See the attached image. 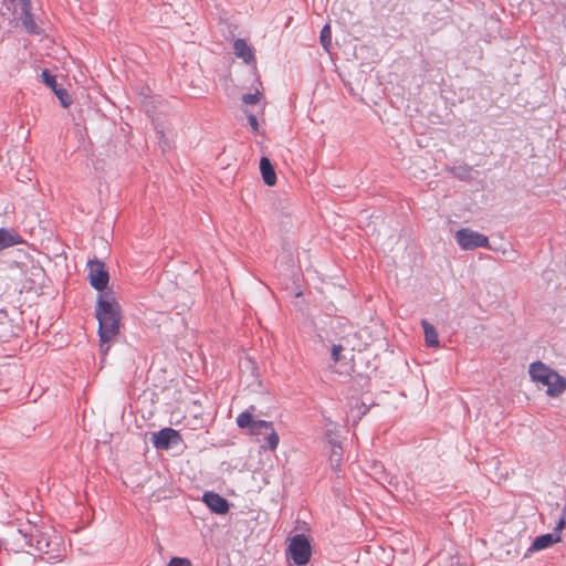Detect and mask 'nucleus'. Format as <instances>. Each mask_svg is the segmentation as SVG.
Returning a JSON list of instances; mask_svg holds the SVG:
<instances>
[{
    "mask_svg": "<svg viewBox=\"0 0 566 566\" xmlns=\"http://www.w3.org/2000/svg\"><path fill=\"white\" fill-rule=\"evenodd\" d=\"M319 40L323 48L328 51L332 42V30L328 24H325L321 30Z\"/></svg>",
    "mask_w": 566,
    "mask_h": 566,
    "instance_id": "6ab92c4d",
    "label": "nucleus"
},
{
    "mask_svg": "<svg viewBox=\"0 0 566 566\" xmlns=\"http://www.w3.org/2000/svg\"><path fill=\"white\" fill-rule=\"evenodd\" d=\"M99 342H101V345H99V347H101V352H102V354H103V355H106V354H107V352L109 350V345H108V343H109L111 340H105V342L99 340Z\"/></svg>",
    "mask_w": 566,
    "mask_h": 566,
    "instance_id": "393cba45",
    "label": "nucleus"
},
{
    "mask_svg": "<svg viewBox=\"0 0 566 566\" xmlns=\"http://www.w3.org/2000/svg\"><path fill=\"white\" fill-rule=\"evenodd\" d=\"M19 533L24 537L25 544L30 548H34L39 553L42 559L49 563L60 562L63 557V548L57 536L53 538L38 528H33L30 533Z\"/></svg>",
    "mask_w": 566,
    "mask_h": 566,
    "instance_id": "f03ea898",
    "label": "nucleus"
},
{
    "mask_svg": "<svg viewBox=\"0 0 566 566\" xmlns=\"http://www.w3.org/2000/svg\"><path fill=\"white\" fill-rule=\"evenodd\" d=\"M248 122H249L252 130L254 133H258L259 132V123H258V119H256L255 115L248 114Z\"/></svg>",
    "mask_w": 566,
    "mask_h": 566,
    "instance_id": "b1692460",
    "label": "nucleus"
},
{
    "mask_svg": "<svg viewBox=\"0 0 566 566\" xmlns=\"http://www.w3.org/2000/svg\"><path fill=\"white\" fill-rule=\"evenodd\" d=\"M234 54L242 59L244 63H250L254 60L252 48L244 39H237L233 43Z\"/></svg>",
    "mask_w": 566,
    "mask_h": 566,
    "instance_id": "4468645a",
    "label": "nucleus"
},
{
    "mask_svg": "<svg viewBox=\"0 0 566 566\" xmlns=\"http://www.w3.org/2000/svg\"><path fill=\"white\" fill-rule=\"evenodd\" d=\"M41 77L43 83L54 92L61 105L63 107H69L72 103V99L67 91L57 84L56 76L51 74L49 70H43L41 73Z\"/></svg>",
    "mask_w": 566,
    "mask_h": 566,
    "instance_id": "9d476101",
    "label": "nucleus"
},
{
    "mask_svg": "<svg viewBox=\"0 0 566 566\" xmlns=\"http://www.w3.org/2000/svg\"><path fill=\"white\" fill-rule=\"evenodd\" d=\"M565 517H566V510L564 509L562 516L559 517V520L557 521L556 525L553 528L554 530L553 534L559 535V533L564 530L565 524H566Z\"/></svg>",
    "mask_w": 566,
    "mask_h": 566,
    "instance_id": "4be33fe9",
    "label": "nucleus"
},
{
    "mask_svg": "<svg viewBox=\"0 0 566 566\" xmlns=\"http://www.w3.org/2000/svg\"><path fill=\"white\" fill-rule=\"evenodd\" d=\"M260 99H261V93L260 92L244 94L242 96L243 103L248 104V105H254V104L259 103Z\"/></svg>",
    "mask_w": 566,
    "mask_h": 566,
    "instance_id": "aec40b11",
    "label": "nucleus"
},
{
    "mask_svg": "<svg viewBox=\"0 0 566 566\" xmlns=\"http://www.w3.org/2000/svg\"><path fill=\"white\" fill-rule=\"evenodd\" d=\"M450 172L460 180L467 181L472 178V167L465 164L452 167Z\"/></svg>",
    "mask_w": 566,
    "mask_h": 566,
    "instance_id": "a211bd4d",
    "label": "nucleus"
},
{
    "mask_svg": "<svg viewBox=\"0 0 566 566\" xmlns=\"http://www.w3.org/2000/svg\"><path fill=\"white\" fill-rule=\"evenodd\" d=\"M560 535L547 533L539 535L534 538L532 545L527 548L525 553V557H528L531 554L551 547L552 545L560 542Z\"/></svg>",
    "mask_w": 566,
    "mask_h": 566,
    "instance_id": "ddd939ff",
    "label": "nucleus"
},
{
    "mask_svg": "<svg viewBox=\"0 0 566 566\" xmlns=\"http://www.w3.org/2000/svg\"><path fill=\"white\" fill-rule=\"evenodd\" d=\"M90 284L98 292H103L108 284L109 275L104 262L91 260L87 263Z\"/></svg>",
    "mask_w": 566,
    "mask_h": 566,
    "instance_id": "0eeeda50",
    "label": "nucleus"
},
{
    "mask_svg": "<svg viewBox=\"0 0 566 566\" xmlns=\"http://www.w3.org/2000/svg\"><path fill=\"white\" fill-rule=\"evenodd\" d=\"M95 316L98 321L99 340H113L119 333L120 306L112 293L98 295Z\"/></svg>",
    "mask_w": 566,
    "mask_h": 566,
    "instance_id": "f257e3e1",
    "label": "nucleus"
},
{
    "mask_svg": "<svg viewBox=\"0 0 566 566\" xmlns=\"http://www.w3.org/2000/svg\"><path fill=\"white\" fill-rule=\"evenodd\" d=\"M342 345H333L331 349V356L334 363H338L343 359L342 352H343Z\"/></svg>",
    "mask_w": 566,
    "mask_h": 566,
    "instance_id": "412c9836",
    "label": "nucleus"
},
{
    "mask_svg": "<svg viewBox=\"0 0 566 566\" xmlns=\"http://www.w3.org/2000/svg\"><path fill=\"white\" fill-rule=\"evenodd\" d=\"M2 14L11 15L12 20L20 22L22 29L30 34H40L41 28L36 24L30 0H3Z\"/></svg>",
    "mask_w": 566,
    "mask_h": 566,
    "instance_id": "7ed1b4c3",
    "label": "nucleus"
},
{
    "mask_svg": "<svg viewBox=\"0 0 566 566\" xmlns=\"http://www.w3.org/2000/svg\"><path fill=\"white\" fill-rule=\"evenodd\" d=\"M287 556L297 566L306 565L312 556V546L304 534H296L290 539Z\"/></svg>",
    "mask_w": 566,
    "mask_h": 566,
    "instance_id": "39448f33",
    "label": "nucleus"
},
{
    "mask_svg": "<svg viewBox=\"0 0 566 566\" xmlns=\"http://www.w3.org/2000/svg\"><path fill=\"white\" fill-rule=\"evenodd\" d=\"M168 566H191V563L187 558L172 557L168 563Z\"/></svg>",
    "mask_w": 566,
    "mask_h": 566,
    "instance_id": "5701e85b",
    "label": "nucleus"
},
{
    "mask_svg": "<svg viewBox=\"0 0 566 566\" xmlns=\"http://www.w3.org/2000/svg\"><path fill=\"white\" fill-rule=\"evenodd\" d=\"M237 424L241 429H249L251 434L260 436L263 428H271V421L254 420L251 411L245 410L237 417Z\"/></svg>",
    "mask_w": 566,
    "mask_h": 566,
    "instance_id": "1a4fd4ad",
    "label": "nucleus"
},
{
    "mask_svg": "<svg viewBox=\"0 0 566 566\" xmlns=\"http://www.w3.org/2000/svg\"><path fill=\"white\" fill-rule=\"evenodd\" d=\"M454 239L464 251L474 250L478 248L491 249L489 238L483 233L474 231L470 228H462L454 234Z\"/></svg>",
    "mask_w": 566,
    "mask_h": 566,
    "instance_id": "423d86ee",
    "label": "nucleus"
},
{
    "mask_svg": "<svg viewBox=\"0 0 566 566\" xmlns=\"http://www.w3.org/2000/svg\"><path fill=\"white\" fill-rule=\"evenodd\" d=\"M181 441V434L172 428H164L151 436V442L158 450H168Z\"/></svg>",
    "mask_w": 566,
    "mask_h": 566,
    "instance_id": "6e6552de",
    "label": "nucleus"
},
{
    "mask_svg": "<svg viewBox=\"0 0 566 566\" xmlns=\"http://www.w3.org/2000/svg\"><path fill=\"white\" fill-rule=\"evenodd\" d=\"M421 326L423 328L426 345L429 347H438L439 336L436 327L427 319L421 321Z\"/></svg>",
    "mask_w": 566,
    "mask_h": 566,
    "instance_id": "dca6fc26",
    "label": "nucleus"
},
{
    "mask_svg": "<svg viewBox=\"0 0 566 566\" xmlns=\"http://www.w3.org/2000/svg\"><path fill=\"white\" fill-rule=\"evenodd\" d=\"M342 448L340 446H333V455H340Z\"/></svg>",
    "mask_w": 566,
    "mask_h": 566,
    "instance_id": "a878e982",
    "label": "nucleus"
},
{
    "mask_svg": "<svg viewBox=\"0 0 566 566\" xmlns=\"http://www.w3.org/2000/svg\"><path fill=\"white\" fill-rule=\"evenodd\" d=\"M528 373L532 380L547 387V394L552 397L560 395L566 389L565 378L542 361L532 363Z\"/></svg>",
    "mask_w": 566,
    "mask_h": 566,
    "instance_id": "20e7f679",
    "label": "nucleus"
},
{
    "mask_svg": "<svg viewBox=\"0 0 566 566\" xmlns=\"http://www.w3.org/2000/svg\"><path fill=\"white\" fill-rule=\"evenodd\" d=\"M265 437L266 448L270 450H275L277 448L280 438L273 428V423L271 422V428H263V432L261 433Z\"/></svg>",
    "mask_w": 566,
    "mask_h": 566,
    "instance_id": "f3484780",
    "label": "nucleus"
},
{
    "mask_svg": "<svg viewBox=\"0 0 566 566\" xmlns=\"http://www.w3.org/2000/svg\"><path fill=\"white\" fill-rule=\"evenodd\" d=\"M260 170L262 174L263 181L268 186H274L276 182V175L274 168L268 157H262L260 159Z\"/></svg>",
    "mask_w": 566,
    "mask_h": 566,
    "instance_id": "2eb2a0df",
    "label": "nucleus"
},
{
    "mask_svg": "<svg viewBox=\"0 0 566 566\" xmlns=\"http://www.w3.org/2000/svg\"><path fill=\"white\" fill-rule=\"evenodd\" d=\"M25 241L22 235L13 228H0V250L23 244Z\"/></svg>",
    "mask_w": 566,
    "mask_h": 566,
    "instance_id": "f8f14e48",
    "label": "nucleus"
},
{
    "mask_svg": "<svg viewBox=\"0 0 566 566\" xmlns=\"http://www.w3.org/2000/svg\"><path fill=\"white\" fill-rule=\"evenodd\" d=\"M202 501L216 514H226L229 511L228 501L218 493L206 492Z\"/></svg>",
    "mask_w": 566,
    "mask_h": 566,
    "instance_id": "9b49d317",
    "label": "nucleus"
}]
</instances>
